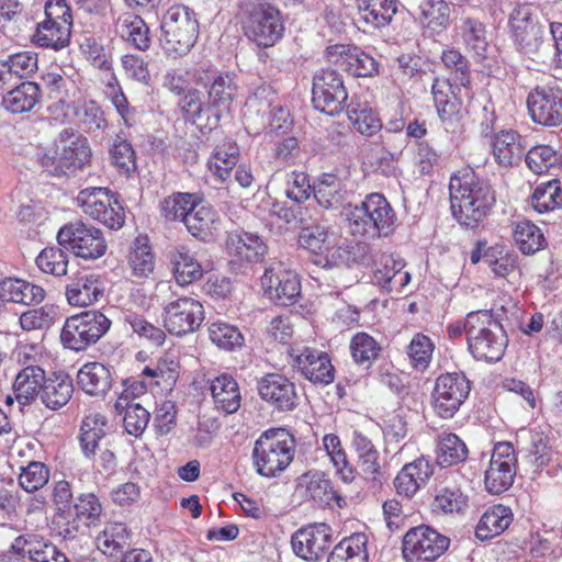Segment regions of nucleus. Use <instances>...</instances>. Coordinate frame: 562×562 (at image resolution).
I'll use <instances>...</instances> for the list:
<instances>
[{"label":"nucleus","instance_id":"7c9ffc66","mask_svg":"<svg viewBox=\"0 0 562 562\" xmlns=\"http://www.w3.org/2000/svg\"><path fill=\"white\" fill-rule=\"evenodd\" d=\"M431 93L437 113L441 122L452 126L459 120L461 101L456 97L449 80L436 78L431 86Z\"/></svg>","mask_w":562,"mask_h":562},{"label":"nucleus","instance_id":"ddd939ff","mask_svg":"<svg viewBox=\"0 0 562 562\" xmlns=\"http://www.w3.org/2000/svg\"><path fill=\"white\" fill-rule=\"evenodd\" d=\"M471 382L462 372L445 373L437 378L432 392L434 409L442 418H451L468 398Z\"/></svg>","mask_w":562,"mask_h":562},{"label":"nucleus","instance_id":"3c124183","mask_svg":"<svg viewBox=\"0 0 562 562\" xmlns=\"http://www.w3.org/2000/svg\"><path fill=\"white\" fill-rule=\"evenodd\" d=\"M199 196L192 193H173L160 202V214L167 221H181L184 223L190 211L198 206Z\"/></svg>","mask_w":562,"mask_h":562},{"label":"nucleus","instance_id":"a19ab883","mask_svg":"<svg viewBox=\"0 0 562 562\" xmlns=\"http://www.w3.org/2000/svg\"><path fill=\"white\" fill-rule=\"evenodd\" d=\"M70 32V23L43 20L37 24L32 41L37 46L59 50L69 44Z\"/></svg>","mask_w":562,"mask_h":562},{"label":"nucleus","instance_id":"2eb2a0df","mask_svg":"<svg viewBox=\"0 0 562 562\" xmlns=\"http://www.w3.org/2000/svg\"><path fill=\"white\" fill-rule=\"evenodd\" d=\"M164 326L176 336L194 333L204 319L202 303L191 296H182L170 301L164 307Z\"/></svg>","mask_w":562,"mask_h":562},{"label":"nucleus","instance_id":"a878e982","mask_svg":"<svg viewBox=\"0 0 562 562\" xmlns=\"http://www.w3.org/2000/svg\"><path fill=\"white\" fill-rule=\"evenodd\" d=\"M278 103L274 88L265 81L252 83L251 92L245 102V116L259 127L267 126V116Z\"/></svg>","mask_w":562,"mask_h":562},{"label":"nucleus","instance_id":"bf43d9fd","mask_svg":"<svg viewBox=\"0 0 562 562\" xmlns=\"http://www.w3.org/2000/svg\"><path fill=\"white\" fill-rule=\"evenodd\" d=\"M350 351L356 363L370 368L378 359L381 347L372 336L358 333L350 341Z\"/></svg>","mask_w":562,"mask_h":562},{"label":"nucleus","instance_id":"1a4fd4ad","mask_svg":"<svg viewBox=\"0 0 562 562\" xmlns=\"http://www.w3.org/2000/svg\"><path fill=\"white\" fill-rule=\"evenodd\" d=\"M57 241L60 247L85 260L101 258L108 248L102 231L82 221L61 226L57 234Z\"/></svg>","mask_w":562,"mask_h":562},{"label":"nucleus","instance_id":"052dcab7","mask_svg":"<svg viewBox=\"0 0 562 562\" xmlns=\"http://www.w3.org/2000/svg\"><path fill=\"white\" fill-rule=\"evenodd\" d=\"M128 539V532L124 524H108L104 530L97 537L98 549L105 555H114Z\"/></svg>","mask_w":562,"mask_h":562},{"label":"nucleus","instance_id":"4d7b16f0","mask_svg":"<svg viewBox=\"0 0 562 562\" xmlns=\"http://www.w3.org/2000/svg\"><path fill=\"white\" fill-rule=\"evenodd\" d=\"M302 228L299 235L300 245L314 252L323 254L330 249L331 241L329 239L327 228L322 224H307L301 220Z\"/></svg>","mask_w":562,"mask_h":562},{"label":"nucleus","instance_id":"09e8293b","mask_svg":"<svg viewBox=\"0 0 562 562\" xmlns=\"http://www.w3.org/2000/svg\"><path fill=\"white\" fill-rule=\"evenodd\" d=\"M171 261L175 279L182 286L192 284L203 276L201 263L183 247L175 251Z\"/></svg>","mask_w":562,"mask_h":562},{"label":"nucleus","instance_id":"7ed1b4c3","mask_svg":"<svg viewBox=\"0 0 562 562\" xmlns=\"http://www.w3.org/2000/svg\"><path fill=\"white\" fill-rule=\"evenodd\" d=\"M295 441L283 428H271L255 441L251 458L256 472L263 477H274L293 461Z\"/></svg>","mask_w":562,"mask_h":562},{"label":"nucleus","instance_id":"6e6552de","mask_svg":"<svg viewBox=\"0 0 562 562\" xmlns=\"http://www.w3.org/2000/svg\"><path fill=\"white\" fill-rule=\"evenodd\" d=\"M245 33L258 46L270 47L281 40L284 25L280 11L268 0H251L247 8Z\"/></svg>","mask_w":562,"mask_h":562},{"label":"nucleus","instance_id":"58836bf2","mask_svg":"<svg viewBox=\"0 0 562 562\" xmlns=\"http://www.w3.org/2000/svg\"><path fill=\"white\" fill-rule=\"evenodd\" d=\"M513 521V513L509 507L494 505L490 507L480 518L475 536L480 540H488L506 530Z\"/></svg>","mask_w":562,"mask_h":562},{"label":"nucleus","instance_id":"b1692460","mask_svg":"<svg viewBox=\"0 0 562 562\" xmlns=\"http://www.w3.org/2000/svg\"><path fill=\"white\" fill-rule=\"evenodd\" d=\"M11 549L18 555L29 558L33 562H69L56 546L34 533L16 537Z\"/></svg>","mask_w":562,"mask_h":562},{"label":"nucleus","instance_id":"0eeeda50","mask_svg":"<svg viewBox=\"0 0 562 562\" xmlns=\"http://www.w3.org/2000/svg\"><path fill=\"white\" fill-rule=\"evenodd\" d=\"M111 321L100 311H88L66 319L60 333L63 346L72 351L86 350L110 329Z\"/></svg>","mask_w":562,"mask_h":562},{"label":"nucleus","instance_id":"39448f33","mask_svg":"<svg viewBox=\"0 0 562 562\" xmlns=\"http://www.w3.org/2000/svg\"><path fill=\"white\" fill-rule=\"evenodd\" d=\"M92 150L88 139L71 128H64L56 140L55 151L41 156L42 167L55 177L75 176L89 166Z\"/></svg>","mask_w":562,"mask_h":562},{"label":"nucleus","instance_id":"9d476101","mask_svg":"<svg viewBox=\"0 0 562 562\" xmlns=\"http://www.w3.org/2000/svg\"><path fill=\"white\" fill-rule=\"evenodd\" d=\"M450 539L425 525L411 528L403 537L402 555L405 562H432L449 548Z\"/></svg>","mask_w":562,"mask_h":562},{"label":"nucleus","instance_id":"e2e57ef3","mask_svg":"<svg viewBox=\"0 0 562 562\" xmlns=\"http://www.w3.org/2000/svg\"><path fill=\"white\" fill-rule=\"evenodd\" d=\"M419 9L427 27L439 32L448 26L450 8L445 0H424Z\"/></svg>","mask_w":562,"mask_h":562},{"label":"nucleus","instance_id":"473e14b6","mask_svg":"<svg viewBox=\"0 0 562 562\" xmlns=\"http://www.w3.org/2000/svg\"><path fill=\"white\" fill-rule=\"evenodd\" d=\"M226 247L231 256L246 262H258L267 250L259 236L246 232L229 233Z\"/></svg>","mask_w":562,"mask_h":562},{"label":"nucleus","instance_id":"864d4df0","mask_svg":"<svg viewBox=\"0 0 562 562\" xmlns=\"http://www.w3.org/2000/svg\"><path fill=\"white\" fill-rule=\"evenodd\" d=\"M513 237L517 247L525 255L536 254L542 249L546 244L543 233L530 221L517 222Z\"/></svg>","mask_w":562,"mask_h":562},{"label":"nucleus","instance_id":"5701e85b","mask_svg":"<svg viewBox=\"0 0 562 562\" xmlns=\"http://www.w3.org/2000/svg\"><path fill=\"white\" fill-rule=\"evenodd\" d=\"M261 283L270 299L281 306L294 304L301 293L300 279L292 271L274 272L273 269H267L261 278Z\"/></svg>","mask_w":562,"mask_h":562},{"label":"nucleus","instance_id":"c9c22d12","mask_svg":"<svg viewBox=\"0 0 562 562\" xmlns=\"http://www.w3.org/2000/svg\"><path fill=\"white\" fill-rule=\"evenodd\" d=\"M317 203L324 209H337L342 205L347 189L341 177L335 173H323L313 187Z\"/></svg>","mask_w":562,"mask_h":562},{"label":"nucleus","instance_id":"412c9836","mask_svg":"<svg viewBox=\"0 0 562 562\" xmlns=\"http://www.w3.org/2000/svg\"><path fill=\"white\" fill-rule=\"evenodd\" d=\"M259 395L276 409L293 411L297 405V393L293 382L278 374H266L258 384Z\"/></svg>","mask_w":562,"mask_h":562},{"label":"nucleus","instance_id":"9b49d317","mask_svg":"<svg viewBox=\"0 0 562 562\" xmlns=\"http://www.w3.org/2000/svg\"><path fill=\"white\" fill-rule=\"evenodd\" d=\"M77 203L85 214L109 228H120L124 224L123 206L106 188L92 187L81 190Z\"/></svg>","mask_w":562,"mask_h":562},{"label":"nucleus","instance_id":"774afa93","mask_svg":"<svg viewBox=\"0 0 562 562\" xmlns=\"http://www.w3.org/2000/svg\"><path fill=\"white\" fill-rule=\"evenodd\" d=\"M48 480L49 469L42 462L32 461L21 468L19 484L27 493L41 490L48 483Z\"/></svg>","mask_w":562,"mask_h":562},{"label":"nucleus","instance_id":"a211bd4d","mask_svg":"<svg viewBox=\"0 0 562 562\" xmlns=\"http://www.w3.org/2000/svg\"><path fill=\"white\" fill-rule=\"evenodd\" d=\"M333 529L327 524H312L297 529L291 537L294 554L305 561H317L333 543Z\"/></svg>","mask_w":562,"mask_h":562},{"label":"nucleus","instance_id":"bb28decb","mask_svg":"<svg viewBox=\"0 0 562 562\" xmlns=\"http://www.w3.org/2000/svg\"><path fill=\"white\" fill-rule=\"evenodd\" d=\"M115 33L128 45L146 52L151 45L150 30L146 22L133 12H123L115 20Z\"/></svg>","mask_w":562,"mask_h":562},{"label":"nucleus","instance_id":"338daca9","mask_svg":"<svg viewBox=\"0 0 562 562\" xmlns=\"http://www.w3.org/2000/svg\"><path fill=\"white\" fill-rule=\"evenodd\" d=\"M36 265L45 273L61 277L67 273L68 255L59 247H47L37 256Z\"/></svg>","mask_w":562,"mask_h":562},{"label":"nucleus","instance_id":"cd10ccee","mask_svg":"<svg viewBox=\"0 0 562 562\" xmlns=\"http://www.w3.org/2000/svg\"><path fill=\"white\" fill-rule=\"evenodd\" d=\"M351 447L358 457V465L367 480L381 484L380 453L372 440L359 430H353Z\"/></svg>","mask_w":562,"mask_h":562},{"label":"nucleus","instance_id":"c03bdc74","mask_svg":"<svg viewBox=\"0 0 562 562\" xmlns=\"http://www.w3.org/2000/svg\"><path fill=\"white\" fill-rule=\"evenodd\" d=\"M306 485V495L319 506H329L336 502L339 507L346 504L345 499L333 488L330 480L324 473H307L303 476Z\"/></svg>","mask_w":562,"mask_h":562},{"label":"nucleus","instance_id":"0e129e2a","mask_svg":"<svg viewBox=\"0 0 562 562\" xmlns=\"http://www.w3.org/2000/svg\"><path fill=\"white\" fill-rule=\"evenodd\" d=\"M128 265L132 269V276L136 278H146L154 270V255L147 243L136 239L134 247L128 255Z\"/></svg>","mask_w":562,"mask_h":562},{"label":"nucleus","instance_id":"f3484780","mask_svg":"<svg viewBox=\"0 0 562 562\" xmlns=\"http://www.w3.org/2000/svg\"><path fill=\"white\" fill-rule=\"evenodd\" d=\"M325 58L353 77H372L378 74L376 60L356 45H329L325 49Z\"/></svg>","mask_w":562,"mask_h":562},{"label":"nucleus","instance_id":"4468645a","mask_svg":"<svg viewBox=\"0 0 562 562\" xmlns=\"http://www.w3.org/2000/svg\"><path fill=\"white\" fill-rule=\"evenodd\" d=\"M517 471V457L510 442H497L494 446L488 468L485 470L484 484L490 494L498 495L513 485Z\"/></svg>","mask_w":562,"mask_h":562},{"label":"nucleus","instance_id":"f03ea898","mask_svg":"<svg viewBox=\"0 0 562 562\" xmlns=\"http://www.w3.org/2000/svg\"><path fill=\"white\" fill-rule=\"evenodd\" d=\"M350 232L366 238L387 237L395 231L396 214L380 193H371L347 213Z\"/></svg>","mask_w":562,"mask_h":562},{"label":"nucleus","instance_id":"a18cd8bd","mask_svg":"<svg viewBox=\"0 0 562 562\" xmlns=\"http://www.w3.org/2000/svg\"><path fill=\"white\" fill-rule=\"evenodd\" d=\"M367 536L353 533L344 538L329 553L327 562H367Z\"/></svg>","mask_w":562,"mask_h":562},{"label":"nucleus","instance_id":"c756f323","mask_svg":"<svg viewBox=\"0 0 562 562\" xmlns=\"http://www.w3.org/2000/svg\"><path fill=\"white\" fill-rule=\"evenodd\" d=\"M184 225L188 232L202 241H211L220 229V220L216 211L210 205L201 204L190 211L186 217Z\"/></svg>","mask_w":562,"mask_h":562},{"label":"nucleus","instance_id":"f8f14e48","mask_svg":"<svg viewBox=\"0 0 562 562\" xmlns=\"http://www.w3.org/2000/svg\"><path fill=\"white\" fill-rule=\"evenodd\" d=\"M312 95L314 108L330 116L339 114L348 99L341 75L330 68L322 69L314 76Z\"/></svg>","mask_w":562,"mask_h":562},{"label":"nucleus","instance_id":"f257e3e1","mask_svg":"<svg viewBox=\"0 0 562 562\" xmlns=\"http://www.w3.org/2000/svg\"><path fill=\"white\" fill-rule=\"evenodd\" d=\"M450 207L453 217L467 227H476L495 204L491 184L479 178L472 169L454 172L449 181Z\"/></svg>","mask_w":562,"mask_h":562},{"label":"nucleus","instance_id":"dca6fc26","mask_svg":"<svg viewBox=\"0 0 562 562\" xmlns=\"http://www.w3.org/2000/svg\"><path fill=\"white\" fill-rule=\"evenodd\" d=\"M527 105L533 122L544 126L562 123V88L557 83L537 86L529 93Z\"/></svg>","mask_w":562,"mask_h":562},{"label":"nucleus","instance_id":"393cba45","mask_svg":"<svg viewBox=\"0 0 562 562\" xmlns=\"http://www.w3.org/2000/svg\"><path fill=\"white\" fill-rule=\"evenodd\" d=\"M492 154L499 167L518 165L526 150L524 137L514 130H502L491 137Z\"/></svg>","mask_w":562,"mask_h":562},{"label":"nucleus","instance_id":"72a5a7b5","mask_svg":"<svg viewBox=\"0 0 562 562\" xmlns=\"http://www.w3.org/2000/svg\"><path fill=\"white\" fill-rule=\"evenodd\" d=\"M211 394L218 411L233 414L240 407V391L236 380L229 374H221L211 381Z\"/></svg>","mask_w":562,"mask_h":562},{"label":"nucleus","instance_id":"e433bc0d","mask_svg":"<svg viewBox=\"0 0 562 562\" xmlns=\"http://www.w3.org/2000/svg\"><path fill=\"white\" fill-rule=\"evenodd\" d=\"M46 381L45 371L38 366H29L15 376L13 391L20 405H27L40 396V392Z\"/></svg>","mask_w":562,"mask_h":562},{"label":"nucleus","instance_id":"603ef678","mask_svg":"<svg viewBox=\"0 0 562 562\" xmlns=\"http://www.w3.org/2000/svg\"><path fill=\"white\" fill-rule=\"evenodd\" d=\"M461 35L467 47L477 57L484 58L488 49V40L485 25L472 18L461 20Z\"/></svg>","mask_w":562,"mask_h":562},{"label":"nucleus","instance_id":"5fc2aeb1","mask_svg":"<svg viewBox=\"0 0 562 562\" xmlns=\"http://www.w3.org/2000/svg\"><path fill=\"white\" fill-rule=\"evenodd\" d=\"M323 446L341 480L345 483L352 482L355 479V470L347 459V454L341 447L339 437L335 434L325 435L323 438Z\"/></svg>","mask_w":562,"mask_h":562},{"label":"nucleus","instance_id":"69168bd1","mask_svg":"<svg viewBox=\"0 0 562 562\" xmlns=\"http://www.w3.org/2000/svg\"><path fill=\"white\" fill-rule=\"evenodd\" d=\"M406 352L412 367L425 371L431 360L434 344L428 336L418 333L412 338Z\"/></svg>","mask_w":562,"mask_h":562},{"label":"nucleus","instance_id":"6ab92c4d","mask_svg":"<svg viewBox=\"0 0 562 562\" xmlns=\"http://www.w3.org/2000/svg\"><path fill=\"white\" fill-rule=\"evenodd\" d=\"M292 366L313 384L328 385L335 380V368L329 356L321 350L304 347L292 350Z\"/></svg>","mask_w":562,"mask_h":562},{"label":"nucleus","instance_id":"4c0bfd02","mask_svg":"<svg viewBox=\"0 0 562 562\" xmlns=\"http://www.w3.org/2000/svg\"><path fill=\"white\" fill-rule=\"evenodd\" d=\"M74 394L72 380L67 374L47 378L40 392L42 403L52 411L64 407Z\"/></svg>","mask_w":562,"mask_h":562},{"label":"nucleus","instance_id":"2f4dec72","mask_svg":"<svg viewBox=\"0 0 562 562\" xmlns=\"http://www.w3.org/2000/svg\"><path fill=\"white\" fill-rule=\"evenodd\" d=\"M0 294L4 306L8 302L24 305L37 304L45 297L43 288L16 278L1 279Z\"/></svg>","mask_w":562,"mask_h":562},{"label":"nucleus","instance_id":"6e6d98bb","mask_svg":"<svg viewBox=\"0 0 562 562\" xmlns=\"http://www.w3.org/2000/svg\"><path fill=\"white\" fill-rule=\"evenodd\" d=\"M209 336L214 345L226 351L236 350L244 345V336L238 327L226 322H213L209 327Z\"/></svg>","mask_w":562,"mask_h":562},{"label":"nucleus","instance_id":"c85d7f7f","mask_svg":"<svg viewBox=\"0 0 562 562\" xmlns=\"http://www.w3.org/2000/svg\"><path fill=\"white\" fill-rule=\"evenodd\" d=\"M112 382L110 369L101 362H88L77 374L79 387L91 396H104L111 390Z\"/></svg>","mask_w":562,"mask_h":562},{"label":"nucleus","instance_id":"49530a36","mask_svg":"<svg viewBox=\"0 0 562 562\" xmlns=\"http://www.w3.org/2000/svg\"><path fill=\"white\" fill-rule=\"evenodd\" d=\"M468 448L456 434L441 432L438 435L437 460L442 467L461 463L468 458Z\"/></svg>","mask_w":562,"mask_h":562},{"label":"nucleus","instance_id":"8fccbe9b","mask_svg":"<svg viewBox=\"0 0 562 562\" xmlns=\"http://www.w3.org/2000/svg\"><path fill=\"white\" fill-rule=\"evenodd\" d=\"M237 92V83L229 74H220L212 78L209 89V103L218 111L229 109Z\"/></svg>","mask_w":562,"mask_h":562},{"label":"nucleus","instance_id":"37998d69","mask_svg":"<svg viewBox=\"0 0 562 562\" xmlns=\"http://www.w3.org/2000/svg\"><path fill=\"white\" fill-rule=\"evenodd\" d=\"M106 428L108 419L104 415L91 413L85 417L80 428L79 441L86 458L94 457L99 441L105 436Z\"/></svg>","mask_w":562,"mask_h":562},{"label":"nucleus","instance_id":"de8ad7c7","mask_svg":"<svg viewBox=\"0 0 562 562\" xmlns=\"http://www.w3.org/2000/svg\"><path fill=\"white\" fill-rule=\"evenodd\" d=\"M346 113L353 127L362 135L372 136L382 128V123L373 110L357 100H351L346 106Z\"/></svg>","mask_w":562,"mask_h":562},{"label":"nucleus","instance_id":"680f3d73","mask_svg":"<svg viewBox=\"0 0 562 562\" xmlns=\"http://www.w3.org/2000/svg\"><path fill=\"white\" fill-rule=\"evenodd\" d=\"M112 165L122 175L130 176L136 170V156L131 143L117 134L110 148Z\"/></svg>","mask_w":562,"mask_h":562},{"label":"nucleus","instance_id":"aec40b11","mask_svg":"<svg viewBox=\"0 0 562 562\" xmlns=\"http://www.w3.org/2000/svg\"><path fill=\"white\" fill-rule=\"evenodd\" d=\"M509 26L515 44L524 53H535L542 43L543 26L533 18L528 5H519L510 13Z\"/></svg>","mask_w":562,"mask_h":562},{"label":"nucleus","instance_id":"ea45409f","mask_svg":"<svg viewBox=\"0 0 562 562\" xmlns=\"http://www.w3.org/2000/svg\"><path fill=\"white\" fill-rule=\"evenodd\" d=\"M238 157V145L232 139H224L214 148L207 162L209 170L221 181H225L236 166Z\"/></svg>","mask_w":562,"mask_h":562},{"label":"nucleus","instance_id":"20e7f679","mask_svg":"<svg viewBox=\"0 0 562 562\" xmlns=\"http://www.w3.org/2000/svg\"><path fill=\"white\" fill-rule=\"evenodd\" d=\"M507 344V335L491 311L469 313L468 349L474 359L495 363L503 358Z\"/></svg>","mask_w":562,"mask_h":562},{"label":"nucleus","instance_id":"4be33fe9","mask_svg":"<svg viewBox=\"0 0 562 562\" xmlns=\"http://www.w3.org/2000/svg\"><path fill=\"white\" fill-rule=\"evenodd\" d=\"M104 294V283L92 272H78L69 279L65 295L71 306L86 307L97 303Z\"/></svg>","mask_w":562,"mask_h":562},{"label":"nucleus","instance_id":"f704fd0d","mask_svg":"<svg viewBox=\"0 0 562 562\" xmlns=\"http://www.w3.org/2000/svg\"><path fill=\"white\" fill-rule=\"evenodd\" d=\"M359 22L371 29L389 25L397 11L395 0H357Z\"/></svg>","mask_w":562,"mask_h":562},{"label":"nucleus","instance_id":"423d86ee","mask_svg":"<svg viewBox=\"0 0 562 562\" xmlns=\"http://www.w3.org/2000/svg\"><path fill=\"white\" fill-rule=\"evenodd\" d=\"M159 44L164 53L173 59L187 55L199 34L195 13L187 5L170 7L161 19Z\"/></svg>","mask_w":562,"mask_h":562},{"label":"nucleus","instance_id":"79ce46f5","mask_svg":"<svg viewBox=\"0 0 562 562\" xmlns=\"http://www.w3.org/2000/svg\"><path fill=\"white\" fill-rule=\"evenodd\" d=\"M40 95L41 90L37 83L24 81L4 94L2 104L11 113H25L36 105Z\"/></svg>","mask_w":562,"mask_h":562},{"label":"nucleus","instance_id":"13d9d810","mask_svg":"<svg viewBox=\"0 0 562 562\" xmlns=\"http://www.w3.org/2000/svg\"><path fill=\"white\" fill-rule=\"evenodd\" d=\"M525 161L533 173L543 175L559 168L560 156L551 146L537 145L528 150Z\"/></svg>","mask_w":562,"mask_h":562}]
</instances>
